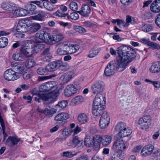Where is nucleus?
Masks as SVG:
<instances>
[{"label":"nucleus","instance_id":"1","mask_svg":"<svg viewBox=\"0 0 160 160\" xmlns=\"http://www.w3.org/2000/svg\"><path fill=\"white\" fill-rule=\"evenodd\" d=\"M118 58L117 61L109 62L104 70L105 74L110 76L117 71L122 72L126 68L128 63L136 56L135 51L129 47L122 45L117 48Z\"/></svg>","mask_w":160,"mask_h":160},{"label":"nucleus","instance_id":"2","mask_svg":"<svg viewBox=\"0 0 160 160\" xmlns=\"http://www.w3.org/2000/svg\"><path fill=\"white\" fill-rule=\"evenodd\" d=\"M69 65L64 63L61 60H56L51 62L46 66L45 68L43 67L38 68L37 70V73L41 75H46L48 72H52L57 69L62 68L61 69L65 71L69 68Z\"/></svg>","mask_w":160,"mask_h":160},{"label":"nucleus","instance_id":"3","mask_svg":"<svg viewBox=\"0 0 160 160\" xmlns=\"http://www.w3.org/2000/svg\"><path fill=\"white\" fill-rule=\"evenodd\" d=\"M151 119L149 115L144 116L140 118L135 124L142 130H146L148 129L151 125Z\"/></svg>","mask_w":160,"mask_h":160},{"label":"nucleus","instance_id":"4","mask_svg":"<svg viewBox=\"0 0 160 160\" xmlns=\"http://www.w3.org/2000/svg\"><path fill=\"white\" fill-rule=\"evenodd\" d=\"M127 144L126 142L122 139H118L114 142L112 148L118 152H124L127 148Z\"/></svg>","mask_w":160,"mask_h":160},{"label":"nucleus","instance_id":"5","mask_svg":"<svg viewBox=\"0 0 160 160\" xmlns=\"http://www.w3.org/2000/svg\"><path fill=\"white\" fill-rule=\"evenodd\" d=\"M105 87L104 82L101 80L96 81L92 85L91 89L92 93L94 94H100V92L103 90Z\"/></svg>","mask_w":160,"mask_h":160},{"label":"nucleus","instance_id":"6","mask_svg":"<svg viewBox=\"0 0 160 160\" xmlns=\"http://www.w3.org/2000/svg\"><path fill=\"white\" fill-rule=\"evenodd\" d=\"M28 45L22 46L20 51L22 53L27 57H31L33 53L32 52L33 41H27Z\"/></svg>","mask_w":160,"mask_h":160},{"label":"nucleus","instance_id":"7","mask_svg":"<svg viewBox=\"0 0 160 160\" xmlns=\"http://www.w3.org/2000/svg\"><path fill=\"white\" fill-rule=\"evenodd\" d=\"M22 142L21 139L16 136H10L6 140L5 145L8 147L12 148L18 143H22Z\"/></svg>","mask_w":160,"mask_h":160},{"label":"nucleus","instance_id":"8","mask_svg":"<svg viewBox=\"0 0 160 160\" xmlns=\"http://www.w3.org/2000/svg\"><path fill=\"white\" fill-rule=\"evenodd\" d=\"M4 77L7 81H13L19 78L20 76L12 69H9L4 72Z\"/></svg>","mask_w":160,"mask_h":160},{"label":"nucleus","instance_id":"9","mask_svg":"<svg viewBox=\"0 0 160 160\" xmlns=\"http://www.w3.org/2000/svg\"><path fill=\"white\" fill-rule=\"evenodd\" d=\"M110 118L108 113L106 112H104L99 120V125L102 129H104L107 128L109 123Z\"/></svg>","mask_w":160,"mask_h":160},{"label":"nucleus","instance_id":"10","mask_svg":"<svg viewBox=\"0 0 160 160\" xmlns=\"http://www.w3.org/2000/svg\"><path fill=\"white\" fill-rule=\"evenodd\" d=\"M46 28L40 30L36 34L37 38L42 40L49 41L52 39L51 35L48 32H47Z\"/></svg>","mask_w":160,"mask_h":160},{"label":"nucleus","instance_id":"11","mask_svg":"<svg viewBox=\"0 0 160 160\" xmlns=\"http://www.w3.org/2000/svg\"><path fill=\"white\" fill-rule=\"evenodd\" d=\"M77 89L73 84H69L64 89V93L65 96L70 97L77 92Z\"/></svg>","mask_w":160,"mask_h":160},{"label":"nucleus","instance_id":"12","mask_svg":"<svg viewBox=\"0 0 160 160\" xmlns=\"http://www.w3.org/2000/svg\"><path fill=\"white\" fill-rule=\"evenodd\" d=\"M154 148L152 144H148L145 146L142 149L141 154L142 157H146L151 155L153 152Z\"/></svg>","mask_w":160,"mask_h":160},{"label":"nucleus","instance_id":"13","mask_svg":"<svg viewBox=\"0 0 160 160\" xmlns=\"http://www.w3.org/2000/svg\"><path fill=\"white\" fill-rule=\"evenodd\" d=\"M105 98L104 95L101 94L96 95L94 99L93 106H102L105 103Z\"/></svg>","mask_w":160,"mask_h":160},{"label":"nucleus","instance_id":"14","mask_svg":"<svg viewBox=\"0 0 160 160\" xmlns=\"http://www.w3.org/2000/svg\"><path fill=\"white\" fill-rule=\"evenodd\" d=\"M102 137L98 135L94 136L93 138V148L96 151H98L100 149L101 142L102 143Z\"/></svg>","mask_w":160,"mask_h":160},{"label":"nucleus","instance_id":"15","mask_svg":"<svg viewBox=\"0 0 160 160\" xmlns=\"http://www.w3.org/2000/svg\"><path fill=\"white\" fill-rule=\"evenodd\" d=\"M29 24L19 22L17 24L16 31L17 32H27L29 34Z\"/></svg>","mask_w":160,"mask_h":160},{"label":"nucleus","instance_id":"16","mask_svg":"<svg viewBox=\"0 0 160 160\" xmlns=\"http://www.w3.org/2000/svg\"><path fill=\"white\" fill-rule=\"evenodd\" d=\"M37 111L40 113L44 114L47 116L51 117L55 113L57 112L55 107L53 108H51L50 107L45 108L44 110L42 109L39 108L37 109Z\"/></svg>","mask_w":160,"mask_h":160},{"label":"nucleus","instance_id":"17","mask_svg":"<svg viewBox=\"0 0 160 160\" xmlns=\"http://www.w3.org/2000/svg\"><path fill=\"white\" fill-rule=\"evenodd\" d=\"M69 118L68 114L66 112H62L57 114L55 117L54 120L58 123H62Z\"/></svg>","mask_w":160,"mask_h":160},{"label":"nucleus","instance_id":"18","mask_svg":"<svg viewBox=\"0 0 160 160\" xmlns=\"http://www.w3.org/2000/svg\"><path fill=\"white\" fill-rule=\"evenodd\" d=\"M149 71L152 73H158L160 72V61L153 62L149 68Z\"/></svg>","mask_w":160,"mask_h":160},{"label":"nucleus","instance_id":"19","mask_svg":"<svg viewBox=\"0 0 160 160\" xmlns=\"http://www.w3.org/2000/svg\"><path fill=\"white\" fill-rule=\"evenodd\" d=\"M36 95L37 96L35 98V100L38 102H40L41 100L44 99L46 101L50 102L51 103H53L54 102V101L53 100H52L53 99V98L51 97L48 98L47 97V95H46L39 93Z\"/></svg>","mask_w":160,"mask_h":160},{"label":"nucleus","instance_id":"20","mask_svg":"<svg viewBox=\"0 0 160 160\" xmlns=\"http://www.w3.org/2000/svg\"><path fill=\"white\" fill-rule=\"evenodd\" d=\"M72 72H68L62 75L60 78V79L63 83H67L72 79Z\"/></svg>","mask_w":160,"mask_h":160},{"label":"nucleus","instance_id":"21","mask_svg":"<svg viewBox=\"0 0 160 160\" xmlns=\"http://www.w3.org/2000/svg\"><path fill=\"white\" fill-rule=\"evenodd\" d=\"M78 12L83 17H88V15L91 12V9L88 5H83L81 10Z\"/></svg>","mask_w":160,"mask_h":160},{"label":"nucleus","instance_id":"22","mask_svg":"<svg viewBox=\"0 0 160 160\" xmlns=\"http://www.w3.org/2000/svg\"><path fill=\"white\" fill-rule=\"evenodd\" d=\"M89 120L88 115L84 113H81L78 116L77 120L81 124H84L87 122Z\"/></svg>","mask_w":160,"mask_h":160},{"label":"nucleus","instance_id":"23","mask_svg":"<svg viewBox=\"0 0 160 160\" xmlns=\"http://www.w3.org/2000/svg\"><path fill=\"white\" fill-rule=\"evenodd\" d=\"M104 108L102 106H93L92 110L93 115L96 116H98L101 115L104 113Z\"/></svg>","mask_w":160,"mask_h":160},{"label":"nucleus","instance_id":"24","mask_svg":"<svg viewBox=\"0 0 160 160\" xmlns=\"http://www.w3.org/2000/svg\"><path fill=\"white\" fill-rule=\"evenodd\" d=\"M29 34L34 33L39 30L41 28L40 25L39 23H33L29 24Z\"/></svg>","mask_w":160,"mask_h":160},{"label":"nucleus","instance_id":"25","mask_svg":"<svg viewBox=\"0 0 160 160\" xmlns=\"http://www.w3.org/2000/svg\"><path fill=\"white\" fill-rule=\"evenodd\" d=\"M32 50L35 53L40 52L45 47V44L42 43H36L33 41Z\"/></svg>","mask_w":160,"mask_h":160},{"label":"nucleus","instance_id":"26","mask_svg":"<svg viewBox=\"0 0 160 160\" xmlns=\"http://www.w3.org/2000/svg\"><path fill=\"white\" fill-rule=\"evenodd\" d=\"M12 13L16 17H22L27 15L28 11L22 8L18 9L12 11Z\"/></svg>","mask_w":160,"mask_h":160},{"label":"nucleus","instance_id":"27","mask_svg":"<svg viewBox=\"0 0 160 160\" xmlns=\"http://www.w3.org/2000/svg\"><path fill=\"white\" fill-rule=\"evenodd\" d=\"M68 104L67 100H62L59 101L55 106L57 111L63 110L66 107Z\"/></svg>","mask_w":160,"mask_h":160},{"label":"nucleus","instance_id":"28","mask_svg":"<svg viewBox=\"0 0 160 160\" xmlns=\"http://www.w3.org/2000/svg\"><path fill=\"white\" fill-rule=\"evenodd\" d=\"M52 39L49 40L51 41H53L56 42H58L62 41L64 38L63 35L60 33H54L51 37Z\"/></svg>","mask_w":160,"mask_h":160},{"label":"nucleus","instance_id":"29","mask_svg":"<svg viewBox=\"0 0 160 160\" xmlns=\"http://www.w3.org/2000/svg\"><path fill=\"white\" fill-rule=\"evenodd\" d=\"M46 13L42 11H40L39 13L35 16H32L31 18L32 19L39 21H43L44 19V18L45 17Z\"/></svg>","mask_w":160,"mask_h":160},{"label":"nucleus","instance_id":"30","mask_svg":"<svg viewBox=\"0 0 160 160\" xmlns=\"http://www.w3.org/2000/svg\"><path fill=\"white\" fill-rule=\"evenodd\" d=\"M65 43H61L57 49V53L60 55H66Z\"/></svg>","mask_w":160,"mask_h":160},{"label":"nucleus","instance_id":"31","mask_svg":"<svg viewBox=\"0 0 160 160\" xmlns=\"http://www.w3.org/2000/svg\"><path fill=\"white\" fill-rule=\"evenodd\" d=\"M78 153V152L75 151L71 152L67 151L62 152L61 154L62 156L66 157L68 158H71L77 155Z\"/></svg>","mask_w":160,"mask_h":160},{"label":"nucleus","instance_id":"32","mask_svg":"<svg viewBox=\"0 0 160 160\" xmlns=\"http://www.w3.org/2000/svg\"><path fill=\"white\" fill-rule=\"evenodd\" d=\"M132 132V130L128 128L123 131L118 132L119 136L121 138L127 137L130 135Z\"/></svg>","mask_w":160,"mask_h":160},{"label":"nucleus","instance_id":"33","mask_svg":"<svg viewBox=\"0 0 160 160\" xmlns=\"http://www.w3.org/2000/svg\"><path fill=\"white\" fill-rule=\"evenodd\" d=\"M100 51V48L94 47L90 51L88 57L90 58L94 57L98 54Z\"/></svg>","mask_w":160,"mask_h":160},{"label":"nucleus","instance_id":"34","mask_svg":"<svg viewBox=\"0 0 160 160\" xmlns=\"http://www.w3.org/2000/svg\"><path fill=\"white\" fill-rule=\"evenodd\" d=\"M112 138L111 136L108 135H105L102 137V144L103 145H107L109 144L112 141Z\"/></svg>","mask_w":160,"mask_h":160},{"label":"nucleus","instance_id":"35","mask_svg":"<svg viewBox=\"0 0 160 160\" xmlns=\"http://www.w3.org/2000/svg\"><path fill=\"white\" fill-rule=\"evenodd\" d=\"M128 127L127 126L126 124L122 122L118 123L115 126V130L118 131L119 132L120 131H123L125 129L127 128Z\"/></svg>","mask_w":160,"mask_h":160},{"label":"nucleus","instance_id":"36","mask_svg":"<svg viewBox=\"0 0 160 160\" xmlns=\"http://www.w3.org/2000/svg\"><path fill=\"white\" fill-rule=\"evenodd\" d=\"M72 142L75 145V147L78 148L82 145V141L81 140L78 136H75L73 137Z\"/></svg>","mask_w":160,"mask_h":160},{"label":"nucleus","instance_id":"37","mask_svg":"<svg viewBox=\"0 0 160 160\" xmlns=\"http://www.w3.org/2000/svg\"><path fill=\"white\" fill-rule=\"evenodd\" d=\"M83 101V97L82 96L78 95L73 98L72 99V102L75 104H78L82 102Z\"/></svg>","mask_w":160,"mask_h":160},{"label":"nucleus","instance_id":"38","mask_svg":"<svg viewBox=\"0 0 160 160\" xmlns=\"http://www.w3.org/2000/svg\"><path fill=\"white\" fill-rule=\"evenodd\" d=\"M3 116V114L2 113H1V111H0V123L2 128L3 133L4 136L3 140H5V137L6 136H7V135L5 132V126L4 123V122L2 118Z\"/></svg>","mask_w":160,"mask_h":160},{"label":"nucleus","instance_id":"39","mask_svg":"<svg viewBox=\"0 0 160 160\" xmlns=\"http://www.w3.org/2000/svg\"><path fill=\"white\" fill-rule=\"evenodd\" d=\"M12 58L16 61H22L24 60L23 55L19 53H15L12 55Z\"/></svg>","mask_w":160,"mask_h":160},{"label":"nucleus","instance_id":"40","mask_svg":"<svg viewBox=\"0 0 160 160\" xmlns=\"http://www.w3.org/2000/svg\"><path fill=\"white\" fill-rule=\"evenodd\" d=\"M8 43V40L6 37H2L0 38V48H4L6 47Z\"/></svg>","mask_w":160,"mask_h":160},{"label":"nucleus","instance_id":"41","mask_svg":"<svg viewBox=\"0 0 160 160\" xmlns=\"http://www.w3.org/2000/svg\"><path fill=\"white\" fill-rule=\"evenodd\" d=\"M126 24L127 27L130 24H133L135 22L134 18L131 16L128 15L126 17Z\"/></svg>","mask_w":160,"mask_h":160},{"label":"nucleus","instance_id":"42","mask_svg":"<svg viewBox=\"0 0 160 160\" xmlns=\"http://www.w3.org/2000/svg\"><path fill=\"white\" fill-rule=\"evenodd\" d=\"M70 54L76 52L80 48L79 45L76 44H70Z\"/></svg>","mask_w":160,"mask_h":160},{"label":"nucleus","instance_id":"43","mask_svg":"<svg viewBox=\"0 0 160 160\" xmlns=\"http://www.w3.org/2000/svg\"><path fill=\"white\" fill-rule=\"evenodd\" d=\"M35 62L33 59H29L27 61L25 64V67L30 68L35 66Z\"/></svg>","mask_w":160,"mask_h":160},{"label":"nucleus","instance_id":"44","mask_svg":"<svg viewBox=\"0 0 160 160\" xmlns=\"http://www.w3.org/2000/svg\"><path fill=\"white\" fill-rule=\"evenodd\" d=\"M27 9L28 11H29V12L30 13L33 14L35 13L36 9V7L34 4H30L28 5Z\"/></svg>","mask_w":160,"mask_h":160},{"label":"nucleus","instance_id":"45","mask_svg":"<svg viewBox=\"0 0 160 160\" xmlns=\"http://www.w3.org/2000/svg\"><path fill=\"white\" fill-rule=\"evenodd\" d=\"M45 84L48 91L52 89L55 85V83L54 81L48 82L45 83Z\"/></svg>","mask_w":160,"mask_h":160},{"label":"nucleus","instance_id":"46","mask_svg":"<svg viewBox=\"0 0 160 160\" xmlns=\"http://www.w3.org/2000/svg\"><path fill=\"white\" fill-rule=\"evenodd\" d=\"M145 81L147 82L151 83L153 84L154 87L157 88H160V82L158 81H153L148 79H145Z\"/></svg>","mask_w":160,"mask_h":160},{"label":"nucleus","instance_id":"47","mask_svg":"<svg viewBox=\"0 0 160 160\" xmlns=\"http://www.w3.org/2000/svg\"><path fill=\"white\" fill-rule=\"evenodd\" d=\"M43 5L44 7L48 10L52 11L54 9L53 6L52 4L48 2H44Z\"/></svg>","mask_w":160,"mask_h":160},{"label":"nucleus","instance_id":"48","mask_svg":"<svg viewBox=\"0 0 160 160\" xmlns=\"http://www.w3.org/2000/svg\"><path fill=\"white\" fill-rule=\"evenodd\" d=\"M69 7L70 9L73 11H76L78 9V6L77 3L74 2H71L69 4Z\"/></svg>","mask_w":160,"mask_h":160},{"label":"nucleus","instance_id":"49","mask_svg":"<svg viewBox=\"0 0 160 160\" xmlns=\"http://www.w3.org/2000/svg\"><path fill=\"white\" fill-rule=\"evenodd\" d=\"M142 29L145 32H148L152 29V27L150 24H145L142 27Z\"/></svg>","mask_w":160,"mask_h":160},{"label":"nucleus","instance_id":"50","mask_svg":"<svg viewBox=\"0 0 160 160\" xmlns=\"http://www.w3.org/2000/svg\"><path fill=\"white\" fill-rule=\"evenodd\" d=\"M24 69V67L23 66L19 65L18 67H17V69L16 70L17 71L16 72L18 75L19 74H22L25 72Z\"/></svg>","mask_w":160,"mask_h":160},{"label":"nucleus","instance_id":"51","mask_svg":"<svg viewBox=\"0 0 160 160\" xmlns=\"http://www.w3.org/2000/svg\"><path fill=\"white\" fill-rule=\"evenodd\" d=\"M77 11L76 12H74L71 13L70 15H69V19L70 18L74 20H78L79 18V15Z\"/></svg>","mask_w":160,"mask_h":160},{"label":"nucleus","instance_id":"52","mask_svg":"<svg viewBox=\"0 0 160 160\" xmlns=\"http://www.w3.org/2000/svg\"><path fill=\"white\" fill-rule=\"evenodd\" d=\"M83 25L86 28H91L95 25V24L89 21H86L82 22Z\"/></svg>","mask_w":160,"mask_h":160},{"label":"nucleus","instance_id":"53","mask_svg":"<svg viewBox=\"0 0 160 160\" xmlns=\"http://www.w3.org/2000/svg\"><path fill=\"white\" fill-rule=\"evenodd\" d=\"M148 46H149V48L153 49H158L160 48V46L156 43L149 41L148 43Z\"/></svg>","mask_w":160,"mask_h":160},{"label":"nucleus","instance_id":"54","mask_svg":"<svg viewBox=\"0 0 160 160\" xmlns=\"http://www.w3.org/2000/svg\"><path fill=\"white\" fill-rule=\"evenodd\" d=\"M55 15L60 17L65 18L67 17V18L69 19V14L68 13L66 14L63 13L62 12H61L59 11H57L55 13Z\"/></svg>","mask_w":160,"mask_h":160},{"label":"nucleus","instance_id":"55","mask_svg":"<svg viewBox=\"0 0 160 160\" xmlns=\"http://www.w3.org/2000/svg\"><path fill=\"white\" fill-rule=\"evenodd\" d=\"M75 29L77 32L80 33H82L86 32L85 28L82 27L78 26H76L75 27Z\"/></svg>","mask_w":160,"mask_h":160},{"label":"nucleus","instance_id":"56","mask_svg":"<svg viewBox=\"0 0 160 160\" xmlns=\"http://www.w3.org/2000/svg\"><path fill=\"white\" fill-rule=\"evenodd\" d=\"M84 143L85 145L87 147H90L92 143V140L89 138H86L85 139Z\"/></svg>","mask_w":160,"mask_h":160},{"label":"nucleus","instance_id":"57","mask_svg":"<svg viewBox=\"0 0 160 160\" xmlns=\"http://www.w3.org/2000/svg\"><path fill=\"white\" fill-rule=\"evenodd\" d=\"M52 78V76L51 75L49 76H40L38 77V81H43L45 80L50 79Z\"/></svg>","mask_w":160,"mask_h":160},{"label":"nucleus","instance_id":"58","mask_svg":"<svg viewBox=\"0 0 160 160\" xmlns=\"http://www.w3.org/2000/svg\"><path fill=\"white\" fill-rule=\"evenodd\" d=\"M117 23V25L120 28H121L122 27H127L126 22L124 21L119 19Z\"/></svg>","mask_w":160,"mask_h":160},{"label":"nucleus","instance_id":"59","mask_svg":"<svg viewBox=\"0 0 160 160\" xmlns=\"http://www.w3.org/2000/svg\"><path fill=\"white\" fill-rule=\"evenodd\" d=\"M41 57L42 60L45 62L49 61L52 58V56L50 55H44L43 56H41Z\"/></svg>","mask_w":160,"mask_h":160},{"label":"nucleus","instance_id":"60","mask_svg":"<svg viewBox=\"0 0 160 160\" xmlns=\"http://www.w3.org/2000/svg\"><path fill=\"white\" fill-rule=\"evenodd\" d=\"M65 47L66 48V55L70 54V44H68V43H65Z\"/></svg>","mask_w":160,"mask_h":160},{"label":"nucleus","instance_id":"61","mask_svg":"<svg viewBox=\"0 0 160 160\" xmlns=\"http://www.w3.org/2000/svg\"><path fill=\"white\" fill-rule=\"evenodd\" d=\"M1 7L5 10L8 9V1L3 2L1 5Z\"/></svg>","mask_w":160,"mask_h":160},{"label":"nucleus","instance_id":"62","mask_svg":"<svg viewBox=\"0 0 160 160\" xmlns=\"http://www.w3.org/2000/svg\"><path fill=\"white\" fill-rule=\"evenodd\" d=\"M155 23L158 26L160 27V13L158 14L156 17Z\"/></svg>","mask_w":160,"mask_h":160},{"label":"nucleus","instance_id":"63","mask_svg":"<svg viewBox=\"0 0 160 160\" xmlns=\"http://www.w3.org/2000/svg\"><path fill=\"white\" fill-rule=\"evenodd\" d=\"M23 79L26 80L30 78L31 77V75L29 73H27L25 72L22 74Z\"/></svg>","mask_w":160,"mask_h":160},{"label":"nucleus","instance_id":"64","mask_svg":"<svg viewBox=\"0 0 160 160\" xmlns=\"http://www.w3.org/2000/svg\"><path fill=\"white\" fill-rule=\"evenodd\" d=\"M81 131V128L77 126L75 129L72 132H73V135H75L78 134Z\"/></svg>","mask_w":160,"mask_h":160}]
</instances>
